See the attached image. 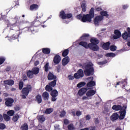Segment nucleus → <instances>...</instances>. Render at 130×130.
Instances as JSON below:
<instances>
[{
    "label": "nucleus",
    "instance_id": "obj_1",
    "mask_svg": "<svg viewBox=\"0 0 130 130\" xmlns=\"http://www.w3.org/2000/svg\"><path fill=\"white\" fill-rule=\"evenodd\" d=\"M94 8H92L88 14L83 15L79 14L76 16L78 20H81V22L86 23V22H92V19L94 18Z\"/></svg>",
    "mask_w": 130,
    "mask_h": 130
},
{
    "label": "nucleus",
    "instance_id": "obj_2",
    "mask_svg": "<svg viewBox=\"0 0 130 130\" xmlns=\"http://www.w3.org/2000/svg\"><path fill=\"white\" fill-rule=\"evenodd\" d=\"M127 107L126 106V105H124L122 107H121V106L120 105H114L112 108L113 110H115V111H118V110H120L119 119H123L124 117H125Z\"/></svg>",
    "mask_w": 130,
    "mask_h": 130
},
{
    "label": "nucleus",
    "instance_id": "obj_3",
    "mask_svg": "<svg viewBox=\"0 0 130 130\" xmlns=\"http://www.w3.org/2000/svg\"><path fill=\"white\" fill-rule=\"evenodd\" d=\"M93 63L92 62L88 63L85 67L84 73L86 76H92L94 74V68H93Z\"/></svg>",
    "mask_w": 130,
    "mask_h": 130
},
{
    "label": "nucleus",
    "instance_id": "obj_4",
    "mask_svg": "<svg viewBox=\"0 0 130 130\" xmlns=\"http://www.w3.org/2000/svg\"><path fill=\"white\" fill-rule=\"evenodd\" d=\"M91 44L90 45V49L91 50H93V51H98L99 50V47L97 45V44H99V40L96 38H92L90 40Z\"/></svg>",
    "mask_w": 130,
    "mask_h": 130
},
{
    "label": "nucleus",
    "instance_id": "obj_5",
    "mask_svg": "<svg viewBox=\"0 0 130 130\" xmlns=\"http://www.w3.org/2000/svg\"><path fill=\"white\" fill-rule=\"evenodd\" d=\"M31 90H32V87L31 85H27L26 87L23 88L22 90V98H23V99H26V96H27L28 94H29V92L30 91H31Z\"/></svg>",
    "mask_w": 130,
    "mask_h": 130
},
{
    "label": "nucleus",
    "instance_id": "obj_6",
    "mask_svg": "<svg viewBox=\"0 0 130 130\" xmlns=\"http://www.w3.org/2000/svg\"><path fill=\"white\" fill-rule=\"evenodd\" d=\"M104 17L101 15H98L95 16L94 18L93 23L95 26H99V25H101L102 24V21Z\"/></svg>",
    "mask_w": 130,
    "mask_h": 130
},
{
    "label": "nucleus",
    "instance_id": "obj_7",
    "mask_svg": "<svg viewBox=\"0 0 130 130\" xmlns=\"http://www.w3.org/2000/svg\"><path fill=\"white\" fill-rule=\"evenodd\" d=\"M12 32H14V30L11 31L8 34V36L6 38H8L9 41H12V40H15L19 37V35L15 34L12 36Z\"/></svg>",
    "mask_w": 130,
    "mask_h": 130
},
{
    "label": "nucleus",
    "instance_id": "obj_8",
    "mask_svg": "<svg viewBox=\"0 0 130 130\" xmlns=\"http://www.w3.org/2000/svg\"><path fill=\"white\" fill-rule=\"evenodd\" d=\"M84 77V72L82 69L79 70L76 73L74 74V78L75 79H80Z\"/></svg>",
    "mask_w": 130,
    "mask_h": 130
},
{
    "label": "nucleus",
    "instance_id": "obj_9",
    "mask_svg": "<svg viewBox=\"0 0 130 130\" xmlns=\"http://www.w3.org/2000/svg\"><path fill=\"white\" fill-rule=\"evenodd\" d=\"M20 19V18L18 16H16L14 19L13 20L15 21V23H9V24H7V26L8 27H10V28H13V27H15V26H19V24L18 23H19V19Z\"/></svg>",
    "mask_w": 130,
    "mask_h": 130
},
{
    "label": "nucleus",
    "instance_id": "obj_10",
    "mask_svg": "<svg viewBox=\"0 0 130 130\" xmlns=\"http://www.w3.org/2000/svg\"><path fill=\"white\" fill-rule=\"evenodd\" d=\"M51 95L52 96V101L54 102V101H56V97H57V96L58 95V91H57V90L54 89L51 92Z\"/></svg>",
    "mask_w": 130,
    "mask_h": 130
},
{
    "label": "nucleus",
    "instance_id": "obj_11",
    "mask_svg": "<svg viewBox=\"0 0 130 130\" xmlns=\"http://www.w3.org/2000/svg\"><path fill=\"white\" fill-rule=\"evenodd\" d=\"M93 77H90L87 78V80L88 81H91L90 82H88L87 84L88 88H89V89H91V88H92V87H93V86H95V85H96L94 81H93Z\"/></svg>",
    "mask_w": 130,
    "mask_h": 130
},
{
    "label": "nucleus",
    "instance_id": "obj_12",
    "mask_svg": "<svg viewBox=\"0 0 130 130\" xmlns=\"http://www.w3.org/2000/svg\"><path fill=\"white\" fill-rule=\"evenodd\" d=\"M114 35L113 36L114 39H118L121 37V32L119 30L116 29L114 31Z\"/></svg>",
    "mask_w": 130,
    "mask_h": 130
},
{
    "label": "nucleus",
    "instance_id": "obj_13",
    "mask_svg": "<svg viewBox=\"0 0 130 130\" xmlns=\"http://www.w3.org/2000/svg\"><path fill=\"white\" fill-rule=\"evenodd\" d=\"M96 94V91L93 89H90L87 91L86 95V96H88V97L92 99V97L94 96Z\"/></svg>",
    "mask_w": 130,
    "mask_h": 130
},
{
    "label": "nucleus",
    "instance_id": "obj_14",
    "mask_svg": "<svg viewBox=\"0 0 130 130\" xmlns=\"http://www.w3.org/2000/svg\"><path fill=\"white\" fill-rule=\"evenodd\" d=\"M6 100L5 104L6 106H8V107L13 106V103H14V100L13 99L9 98L6 99Z\"/></svg>",
    "mask_w": 130,
    "mask_h": 130
},
{
    "label": "nucleus",
    "instance_id": "obj_15",
    "mask_svg": "<svg viewBox=\"0 0 130 130\" xmlns=\"http://www.w3.org/2000/svg\"><path fill=\"white\" fill-rule=\"evenodd\" d=\"M61 60V58H60V56L59 55H56L53 58V62L55 64H57L60 62Z\"/></svg>",
    "mask_w": 130,
    "mask_h": 130
},
{
    "label": "nucleus",
    "instance_id": "obj_16",
    "mask_svg": "<svg viewBox=\"0 0 130 130\" xmlns=\"http://www.w3.org/2000/svg\"><path fill=\"white\" fill-rule=\"evenodd\" d=\"M88 89L87 88H82L80 89L78 91V95L79 96H83V95H85L86 94V92H87Z\"/></svg>",
    "mask_w": 130,
    "mask_h": 130
},
{
    "label": "nucleus",
    "instance_id": "obj_17",
    "mask_svg": "<svg viewBox=\"0 0 130 130\" xmlns=\"http://www.w3.org/2000/svg\"><path fill=\"white\" fill-rule=\"evenodd\" d=\"M79 45H81V46H83V47H85V48H90L91 49L90 45H91L90 44H88L86 42H81L79 43Z\"/></svg>",
    "mask_w": 130,
    "mask_h": 130
},
{
    "label": "nucleus",
    "instance_id": "obj_18",
    "mask_svg": "<svg viewBox=\"0 0 130 130\" xmlns=\"http://www.w3.org/2000/svg\"><path fill=\"white\" fill-rule=\"evenodd\" d=\"M118 117H119V115H118V114L114 113L110 117L111 120H112V121H114V120L118 119Z\"/></svg>",
    "mask_w": 130,
    "mask_h": 130
},
{
    "label": "nucleus",
    "instance_id": "obj_19",
    "mask_svg": "<svg viewBox=\"0 0 130 130\" xmlns=\"http://www.w3.org/2000/svg\"><path fill=\"white\" fill-rule=\"evenodd\" d=\"M38 9H39V6L37 4H32L29 8L30 11H37Z\"/></svg>",
    "mask_w": 130,
    "mask_h": 130
},
{
    "label": "nucleus",
    "instance_id": "obj_20",
    "mask_svg": "<svg viewBox=\"0 0 130 130\" xmlns=\"http://www.w3.org/2000/svg\"><path fill=\"white\" fill-rule=\"evenodd\" d=\"M70 62V58L69 57H64L62 60V66H67Z\"/></svg>",
    "mask_w": 130,
    "mask_h": 130
},
{
    "label": "nucleus",
    "instance_id": "obj_21",
    "mask_svg": "<svg viewBox=\"0 0 130 130\" xmlns=\"http://www.w3.org/2000/svg\"><path fill=\"white\" fill-rule=\"evenodd\" d=\"M5 85H9V86H13L15 82L12 80H5L4 81Z\"/></svg>",
    "mask_w": 130,
    "mask_h": 130
},
{
    "label": "nucleus",
    "instance_id": "obj_22",
    "mask_svg": "<svg viewBox=\"0 0 130 130\" xmlns=\"http://www.w3.org/2000/svg\"><path fill=\"white\" fill-rule=\"evenodd\" d=\"M59 17L61 19H67V14H66V12L64 11H61L60 12Z\"/></svg>",
    "mask_w": 130,
    "mask_h": 130
},
{
    "label": "nucleus",
    "instance_id": "obj_23",
    "mask_svg": "<svg viewBox=\"0 0 130 130\" xmlns=\"http://www.w3.org/2000/svg\"><path fill=\"white\" fill-rule=\"evenodd\" d=\"M110 45V43L107 42L104 43L103 45V49H105V50H108L109 49V46Z\"/></svg>",
    "mask_w": 130,
    "mask_h": 130
},
{
    "label": "nucleus",
    "instance_id": "obj_24",
    "mask_svg": "<svg viewBox=\"0 0 130 130\" xmlns=\"http://www.w3.org/2000/svg\"><path fill=\"white\" fill-rule=\"evenodd\" d=\"M56 79V76H54L52 73H49L48 75V80H55Z\"/></svg>",
    "mask_w": 130,
    "mask_h": 130
},
{
    "label": "nucleus",
    "instance_id": "obj_25",
    "mask_svg": "<svg viewBox=\"0 0 130 130\" xmlns=\"http://www.w3.org/2000/svg\"><path fill=\"white\" fill-rule=\"evenodd\" d=\"M36 100L38 103H41L42 102V97L40 95H38L36 97Z\"/></svg>",
    "mask_w": 130,
    "mask_h": 130
},
{
    "label": "nucleus",
    "instance_id": "obj_26",
    "mask_svg": "<svg viewBox=\"0 0 130 130\" xmlns=\"http://www.w3.org/2000/svg\"><path fill=\"white\" fill-rule=\"evenodd\" d=\"M43 98H44V100H48V98H49V94H48L47 92H44L43 93Z\"/></svg>",
    "mask_w": 130,
    "mask_h": 130
},
{
    "label": "nucleus",
    "instance_id": "obj_27",
    "mask_svg": "<svg viewBox=\"0 0 130 130\" xmlns=\"http://www.w3.org/2000/svg\"><path fill=\"white\" fill-rule=\"evenodd\" d=\"M38 118L40 122H44V121H45V117H44V116H38Z\"/></svg>",
    "mask_w": 130,
    "mask_h": 130
},
{
    "label": "nucleus",
    "instance_id": "obj_28",
    "mask_svg": "<svg viewBox=\"0 0 130 130\" xmlns=\"http://www.w3.org/2000/svg\"><path fill=\"white\" fill-rule=\"evenodd\" d=\"M34 75H37V74L39 73V68H35L32 69L31 71Z\"/></svg>",
    "mask_w": 130,
    "mask_h": 130
},
{
    "label": "nucleus",
    "instance_id": "obj_29",
    "mask_svg": "<svg viewBox=\"0 0 130 130\" xmlns=\"http://www.w3.org/2000/svg\"><path fill=\"white\" fill-rule=\"evenodd\" d=\"M27 77L29 78L30 79H32L34 76V73H33V72L32 71H29L27 73Z\"/></svg>",
    "mask_w": 130,
    "mask_h": 130
},
{
    "label": "nucleus",
    "instance_id": "obj_30",
    "mask_svg": "<svg viewBox=\"0 0 130 130\" xmlns=\"http://www.w3.org/2000/svg\"><path fill=\"white\" fill-rule=\"evenodd\" d=\"M42 51L45 54H49V53H50V49L47 48H43Z\"/></svg>",
    "mask_w": 130,
    "mask_h": 130
},
{
    "label": "nucleus",
    "instance_id": "obj_31",
    "mask_svg": "<svg viewBox=\"0 0 130 130\" xmlns=\"http://www.w3.org/2000/svg\"><path fill=\"white\" fill-rule=\"evenodd\" d=\"M100 14H101V16H102L104 18V17H108V16H109L107 13V11H101L100 12Z\"/></svg>",
    "mask_w": 130,
    "mask_h": 130
},
{
    "label": "nucleus",
    "instance_id": "obj_32",
    "mask_svg": "<svg viewBox=\"0 0 130 130\" xmlns=\"http://www.w3.org/2000/svg\"><path fill=\"white\" fill-rule=\"evenodd\" d=\"M122 37L123 39H124V40H126V39H127V38L129 37L128 34H127V31H125L122 34Z\"/></svg>",
    "mask_w": 130,
    "mask_h": 130
},
{
    "label": "nucleus",
    "instance_id": "obj_33",
    "mask_svg": "<svg viewBox=\"0 0 130 130\" xmlns=\"http://www.w3.org/2000/svg\"><path fill=\"white\" fill-rule=\"evenodd\" d=\"M44 69L45 72L49 71V69H50V67H49V63L47 62L44 66Z\"/></svg>",
    "mask_w": 130,
    "mask_h": 130
},
{
    "label": "nucleus",
    "instance_id": "obj_34",
    "mask_svg": "<svg viewBox=\"0 0 130 130\" xmlns=\"http://www.w3.org/2000/svg\"><path fill=\"white\" fill-rule=\"evenodd\" d=\"M116 55L113 53H108L106 54V56L107 57H114Z\"/></svg>",
    "mask_w": 130,
    "mask_h": 130
},
{
    "label": "nucleus",
    "instance_id": "obj_35",
    "mask_svg": "<svg viewBox=\"0 0 130 130\" xmlns=\"http://www.w3.org/2000/svg\"><path fill=\"white\" fill-rule=\"evenodd\" d=\"M53 111V108H48L45 111V113L46 114H50L51 112Z\"/></svg>",
    "mask_w": 130,
    "mask_h": 130
},
{
    "label": "nucleus",
    "instance_id": "obj_36",
    "mask_svg": "<svg viewBox=\"0 0 130 130\" xmlns=\"http://www.w3.org/2000/svg\"><path fill=\"white\" fill-rule=\"evenodd\" d=\"M4 119L6 121H9V120H10V119H11V117L8 115H7L6 114H4L3 115Z\"/></svg>",
    "mask_w": 130,
    "mask_h": 130
},
{
    "label": "nucleus",
    "instance_id": "obj_37",
    "mask_svg": "<svg viewBox=\"0 0 130 130\" xmlns=\"http://www.w3.org/2000/svg\"><path fill=\"white\" fill-rule=\"evenodd\" d=\"M86 85V83L85 82H81L77 84L78 88H82V87H84Z\"/></svg>",
    "mask_w": 130,
    "mask_h": 130
},
{
    "label": "nucleus",
    "instance_id": "obj_38",
    "mask_svg": "<svg viewBox=\"0 0 130 130\" xmlns=\"http://www.w3.org/2000/svg\"><path fill=\"white\" fill-rule=\"evenodd\" d=\"M7 114L9 116H13L15 114V111L14 110H9L7 112Z\"/></svg>",
    "mask_w": 130,
    "mask_h": 130
},
{
    "label": "nucleus",
    "instance_id": "obj_39",
    "mask_svg": "<svg viewBox=\"0 0 130 130\" xmlns=\"http://www.w3.org/2000/svg\"><path fill=\"white\" fill-rule=\"evenodd\" d=\"M69 54V49H66L63 51V52L62 53V56L66 57L67 55Z\"/></svg>",
    "mask_w": 130,
    "mask_h": 130
},
{
    "label": "nucleus",
    "instance_id": "obj_40",
    "mask_svg": "<svg viewBox=\"0 0 130 130\" xmlns=\"http://www.w3.org/2000/svg\"><path fill=\"white\" fill-rule=\"evenodd\" d=\"M56 85V81L54 80L52 81L51 83H49V86L52 88V87H54Z\"/></svg>",
    "mask_w": 130,
    "mask_h": 130
},
{
    "label": "nucleus",
    "instance_id": "obj_41",
    "mask_svg": "<svg viewBox=\"0 0 130 130\" xmlns=\"http://www.w3.org/2000/svg\"><path fill=\"white\" fill-rule=\"evenodd\" d=\"M19 118H20V116L18 114H16L15 116H14L13 118V121L16 122L18 120V119H19Z\"/></svg>",
    "mask_w": 130,
    "mask_h": 130
},
{
    "label": "nucleus",
    "instance_id": "obj_42",
    "mask_svg": "<svg viewBox=\"0 0 130 130\" xmlns=\"http://www.w3.org/2000/svg\"><path fill=\"white\" fill-rule=\"evenodd\" d=\"M86 37H89V35L84 34L80 38L81 40H86Z\"/></svg>",
    "mask_w": 130,
    "mask_h": 130
},
{
    "label": "nucleus",
    "instance_id": "obj_43",
    "mask_svg": "<svg viewBox=\"0 0 130 130\" xmlns=\"http://www.w3.org/2000/svg\"><path fill=\"white\" fill-rule=\"evenodd\" d=\"M28 125L25 123L21 126V129L22 130H28Z\"/></svg>",
    "mask_w": 130,
    "mask_h": 130
},
{
    "label": "nucleus",
    "instance_id": "obj_44",
    "mask_svg": "<svg viewBox=\"0 0 130 130\" xmlns=\"http://www.w3.org/2000/svg\"><path fill=\"white\" fill-rule=\"evenodd\" d=\"M86 7H87V5H86V4L83 3L81 5V8L82 9L83 12H86Z\"/></svg>",
    "mask_w": 130,
    "mask_h": 130
},
{
    "label": "nucleus",
    "instance_id": "obj_45",
    "mask_svg": "<svg viewBox=\"0 0 130 130\" xmlns=\"http://www.w3.org/2000/svg\"><path fill=\"white\" fill-rule=\"evenodd\" d=\"M45 89L46 91H48V92H50V91H52V87H51L49 85H46L45 87Z\"/></svg>",
    "mask_w": 130,
    "mask_h": 130
},
{
    "label": "nucleus",
    "instance_id": "obj_46",
    "mask_svg": "<svg viewBox=\"0 0 130 130\" xmlns=\"http://www.w3.org/2000/svg\"><path fill=\"white\" fill-rule=\"evenodd\" d=\"M117 47L114 45H112L110 47V49L111 51H115L116 50Z\"/></svg>",
    "mask_w": 130,
    "mask_h": 130
},
{
    "label": "nucleus",
    "instance_id": "obj_47",
    "mask_svg": "<svg viewBox=\"0 0 130 130\" xmlns=\"http://www.w3.org/2000/svg\"><path fill=\"white\" fill-rule=\"evenodd\" d=\"M90 98L89 97V96L86 95H84L82 97V100H83V101H85V100H90Z\"/></svg>",
    "mask_w": 130,
    "mask_h": 130
},
{
    "label": "nucleus",
    "instance_id": "obj_48",
    "mask_svg": "<svg viewBox=\"0 0 130 130\" xmlns=\"http://www.w3.org/2000/svg\"><path fill=\"white\" fill-rule=\"evenodd\" d=\"M5 60H6V58H5L4 57H0V64H3V63L5 62Z\"/></svg>",
    "mask_w": 130,
    "mask_h": 130
},
{
    "label": "nucleus",
    "instance_id": "obj_49",
    "mask_svg": "<svg viewBox=\"0 0 130 130\" xmlns=\"http://www.w3.org/2000/svg\"><path fill=\"white\" fill-rule=\"evenodd\" d=\"M26 29H28L29 32H31V33L34 32V27L33 26H31L30 27H26Z\"/></svg>",
    "mask_w": 130,
    "mask_h": 130
},
{
    "label": "nucleus",
    "instance_id": "obj_50",
    "mask_svg": "<svg viewBox=\"0 0 130 130\" xmlns=\"http://www.w3.org/2000/svg\"><path fill=\"white\" fill-rule=\"evenodd\" d=\"M68 129L69 130H74L75 128L74 127V125L73 124H70L68 125Z\"/></svg>",
    "mask_w": 130,
    "mask_h": 130
},
{
    "label": "nucleus",
    "instance_id": "obj_51",
    "mask_svg": "<svg viewBox=\"0 0 130 130\" xmlns=\"http://www.w3.org/2000/svg\"><path fill=\"white\" fill-rule=\"evenodd\" d=\"M66 116V111H62L59 115L60 117H63Z\"/></svg>",
    "mask_w": 130,
    "mask_h": 130
},
{
    "label": "nucleus",
    "instance_id": "obj_52",
    "mask_svg": "<svg viewBox=\"0 0 130 130\" xmlns=\"http://www.w3.org/2000/svg\"><path fill=\"white\" fill-rule=\"evenodd\" d=\"M23 86H24V83H23V81H20L19 84V89L21 90Z\"/></svg>",
    "mask_w": 130,
    "mask_h": 130
},
{
    "label": "nucleus",
    "instance_id": "obj_53",
    "mask_svg": "<svg viewBox=\"0 0 130 130\" xmlns=\"http://www.w3.org/2000/svg\"><path fill=\"white\" fill-rule=\"evenodd\" d=\"M72 17H73V14H72V13L66 14V19H71Z\"/></svg>",
    "mask_w": 130,
    "mask_h": 130
},
{
    "label": "nucleus",
    "instance_id": "obj_54",
    "mask_svg": "<svg viewBox=\"0 0 130 130\" xmlns=\"http://www.w3.org/2000/svg\"><path fill=\"white\" fill-rule=\"evenodd\" d=\"M6 128V125L5 124L0 123V129H5Z\"/></svg>",
    "mask_w": 130,
    "mask_h": 130
},
{
    "label": "nucleus",
    "instance_id": "obj_55",
    "mask_svg": "<svg viewBox=\"0 0 130 130\" xmlns=\"http://www.w3.org/2000/svg\"><path fill=\"white\" fill-rule=\"evenodd\" d=\"M68 79L70 81L74 80V79H75V75H74V76L73 75L68 76Z\"/></svg>",
    "mask_w": 130,
    "mask_h": 130
},
{
    "label": "nucleus",
    "instance_id": "obj_56",
    "mask_svg": "<svg viewBox=\"0 0 130 130\" xmlns=\"http://www.w3.org/2000/svg\"><path fill=\"white\" fill-rule=\"evenodd\" d=\"M33 24H35V26H37L38 25H40V21H35Z\"/></svg>",
    "mask_w": 130,
    "mask_h": 130
},
{
    "label": "nucleus",
    "instance_id": "obj_57",
    "mask_svg": "<svg viewBox=\"0 0 130 130\" xmlns=\"http://www.w3.org/2000/svg\"><path fill=\"white\" fill-rule=\"evenodd\" d=\"M128 8V5H123L122 9L123 10H126Z\"/></svg>",
    "mask_w": 130,
    "mask_h": 130
},
{
    "label": "nucleus",
    "instance_id": "obj_58",
    "mask_svg": "<svg viewBox=\"0 0 130 130\" xmlns=\"http://www.w3.org/2000/svg\"><path fill=\"white\" fill-rule=\"evenodd\" d=\"M76 115H77V116H81V115H82V112H81L80 111H77Z\"/></svg>",
    "mask_w": 130,
    "mask_h": 130
},
{
    "label": "nucleus",
    "instance_id": "obj_59",
    "mask_svg": "<svg viewBox=\"0 0 130 130\" xmlns=\"http://www.w3.org/2000/svg\"><path fill=\"white\" fill-rule=\"evenodd\" d=\"M64 123L65 124H69L70 123V121H69V120L66 119L64 120Z\"/></svg>",
    "mask_w": 130,
    "mask_h": 130
},
{
    "label": "nucleus",
    "instance_id": "obj_60",
    "mask_svg": "<svg viewBox=\"0 0 130 130\" xmlns=\"http://www.w3.org/2000/svg\"><path fill=\"white\" fill-rule=\"evenodd\" d=\"M95 11H96L97 12H100V11H102V8H101V7L96 8Z\"/></svg>",
    "mask_w": 130,
    "mask_h": 130
},
{
    "label": "nucleus",
    "instance_id": "obj_61",
    "mask_svg": "<svg viewBox=\"0 0 130 130\" xmlns=\"http://www.w3.org/2000/svg\"><path fill=\"white\" fill-rule=\"evenodd\" d=\"M96 127L95 126H90L88 128V130H95Z\"/></svg>",
    "mask_w": 130,
    "mask_h": 130
},
{
    "label": "nucleus",
    "instance_id": "obj_62",
    "mask_svg": "<svg viewBox=\"0 0 130 130\" xmlns=\"http://www.w3.org/2000/svg\"><path fill=\"white\" fill-rule=\"evenodd\" d=\"M86 120H90L91 119V116L89 115H87L85 117Z\"/></svg>",
    "mask_w": 130,
    "mask_h": 130
},
{
    "label": "nucleus",
    "instance_id": "obj_63",
    "mask_svg": "<svg viewBox=\"0 0 130 130\" xmlns=\"http://www.w3.org/2000/svg\"><path fill=\"white\" fill-rule=\"evenodd\" d=\"M127 32L128 36H129V37H130V28L129 27L127 28Z\"/></svg>",
    "mask_w": 130,
    "mask_h": 130
},
{
    "label": "nucleus",
    "instance_id": "obj_64",
    "mask_svg": "<svg viewBox=\"0 0 130 130\" xmlns=\"http://www.w3.org/2000/svg\"><path fill=\"white\" fill-rule=\"evenodd\" d=\"M15 110H16V111H19V110H20V107L19 106H16L14 108Z\"/></svg>",
    "mask_w": 130,
    "mask_h": 130
}]
</instances>
